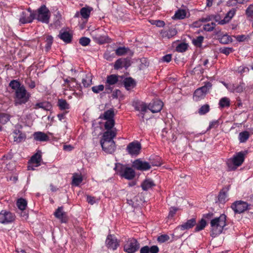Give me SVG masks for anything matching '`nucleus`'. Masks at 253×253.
Wrapping results in <instances>:
<instances>
[{"mask_svg":"<svg viewBox=\"0 0 253 253\" xmlns=\"http://www.w3.org/2000/svg\"><path fill=\"white\" fill-rule=\"evenodd\" d=\"M227 189H223L218 195V200L221 203H224L228 200Z\"/></svg>","mask_w":253,"mask_h":253,"instance_id":"30","label":"nucleus"},{"mask_svg":"<svg viewBox=\"0 0 253 253\" xmlns=\"http://www.w3.org/2000/svg\"><path fill=\"white\" fill-rule=\"evenodd\" d=\"M27 205V201L22 198L18 199L17 202V206L19 210H25Z\"/></svg>","mask_w":253,"mask_h":253,"instance_id":"35","label":"nucleus"},{"mask_svg":"<svg viewBox=\"0 0 253 253\" xmlns=\"http://www.w3.org/2000/svg\"><path fill=\"white\" fill-rule=\"evenodd\" d=\"M130 65L129 60L126 58H120L118 59L115 63L114 68L119 69L123 67L127 68Z\"/></svg>","mask_w":253,"mask_h":253,"instance_id":"18","label":"nucleus"},{"mask_svg":"<svg viewBox=\"0 0 253 253\" xmlns=\"http://www.w3.org/2000/svg\"><path fill=\"white\" fill-rule=\"evenodd\" d=\"M10 116L6 113H0V123L5 124L10 120Z\"/></svg>","mask_w":253,"mask_h":253,"instance_id":"37","label":"nucleus"},{"mask_svg":"<svg viewBox=\"0 0 253 253\" xmlns=\"http://www.w3.org/2000/svg\"><path fill=\"white\" fill-rule=\"evenodd\" d=\"M203 40L204 37L201 36L197 37L196 39H194L192 40V42L195 46L200 47Z\"/></svg>","mask_w":253,"mask_h":253,"instance_id":"43","label":"nucleus"},{"mask_svg":"<svg viewBox=\"0 0 253 253\" xmlns=\"http://www.w3.org/2000/svg\"><path fill=\"white\" fill-rule=\"evenodd\" d=\"M87 201L90 205H93L96 203V199L94 197L87 196Z\"/></svg>","mask_w":253,"mask_h":253,"instance_id":"59","label":"nucleus"},{"mask_svg":"<svg viewBox=\"0 0 253 253\" xmlns=\"http://www.w3.org/2000/svg\"><path fill=\"white\" fill-rule=\"evenodd\" d=\"M210 110V106L208 104L202 106L199 110V113L200 115H204L208 113Z\"/></svg>","mask_w":253,"mask_h":253,"instance_id":"46","label":"nucleus"},{"mask_svg":"<svg viewBox=\"0 0 253 253\" xmlns=\"http://www.w3.org/2000/svg\"><path fill=\"white\" fill-rule=\"evenodd\" d=\"M187 49V44L185 43H181L176 47V51L180 52H184Z\"/></svg>","mask_w":253,"mask_h":253,"instance_id":"47","label":"nucleus"},{"mask_svg":"<svg viewBox=\"0 0 253 253\" xmlns=\"http://www.w3.org/2000/svg\"><path fill=\"white\" fill-rule=\"evenodd\" d=\"M220 107L224 108L229 107L230 106V100L227 97L222 98L219 103Z\"/></svg>","mask_w":253,"mask_h":253,"instance_id":"39","label":"nucleus"},{"mask_svg":"<svg viewBox=\"0 0 253 253\" xmlns=\"http://www.w3.org/2000/svg\"><path fill=\"white\" fill-rule=\"evenodd\" d=\"M250 134L248 131H244L239 133V140L240 142L243 143L246 142L249 138Z\"/></svg>","mask_w":253,"mask_h":253,"instance_id":"38","label":"nucleus"},{"mask_svg":"<svg viewBox=\"0 0 253 253\" xmlns=\"http://www.w3.org/2000/svg\"><path fill=\"white\" fill-rule=\"evenodd\" d=\"M36 14L30 11V13L26 11H23L21 14L19 22L24 24L27 23H31L35 19Z\"/></svg>","mask_w":253,"mask_h":253,"instance_id":"9","label":"nucleus"},{"mask_svg":"<svg viewBox=\"0 0 253 253\" xmlns=\"http://www.w3.org/2000/svg\"><path fill=\"white\" fill-rule=\"evenodd\" d=\"M246 14L250 17H251L253 14V4H250L246 9Z\"/></svg>","mask_w":253,"mask_h":253,"instance_id":"56","label":"nucleus"},{"mask_svg":"<svg viewBox=\"0 0 253 253\" xmlns=\"http://www.w3.org/2000/svg\"><path fill=\"white\" fill-rule=\"evenodd\" d=\"M216 17V16L214 15H207L206 17H202L200 18V21H201L202 22H209L210 21H211L213 19L215 18Z\"/></svg>","mask_w":253,"mask_h":253,"instance_id":"53","label":"nucleus"},{"mask_svg":"<svg viewBox=\"0 0 253 253\" xmlns=\"http://www.w3.org/2000/svg\"><path fill=\"white\" fill-rule=\"evenodd\" d=\"M14 141L17 143H20L25 140L26 136L25 134L22 133L19 130L15 131L13 134Z\"/></svg>","mask_w":253,"mask_h":253,"instance_id":"22","label":"nucleus"},{"mask_svg":"<svg viewBox=\"0 0 253 253\" xmlns=\"http://www.w3.org/2000/svg\"><path fill=\"white\" fill-rule=\"evenodd\" d=\"M91 10V8L83 7L80 10L81 15L83 18L87 19L89 17Z\"/></svg>","mask_w":253,"mask_h":253,"instance_id":"33","label":"nucleus"},{"mask_svg":"<svg viewBox=\"0 0 253 253\" xmlns=\"http://www.w3.org/2000/svg\"><path fill=\"white\" fill-rule=\"evenodd\" d=\"M163 103L159 100L153 101L148 105V109L153 113L160 112L163 107Z\"/></svg>","mask_w":253,"mask_h":253,"instance_id":"13","label":"nucleus"},{"mask_svg":"<svg viewBox=\"0 0 253 253\" xmlns=\"http://www.w3.org/2000/svg\"><path fill=\"white\" fill-rule=\"evenodd\" d=\"M219 125V121L218 120L213 121L210 123L208 129H211L212 128H216Z\"/></svg>","mask_w":253,"mask_h":253,"instance_id":"55","label":"nucleus"},{"mask_svg":"<svg viewBox=\"0 0 253 253\" xmlns=\"http://www.w3.org/2000/svg\"><path fill=\"white\" fill-rule=\"evenodd\" d=\"M83 181L81 176L78 174H74L73 176L72 184L75 186H78Z\"/></svg>","mask_w":253,"mask_h":253,"instance_id":"40","label":"nucleus"},{"mask_svg":"<svg viewBox=\"0 0 253 253\" xmlns=\"http://www.w3.org/2000/svg\"><path fill=\"white\" fill-rule=\"evenodd\" d=\"M149 247L148 246H145L142 247L140 250V253H149Z\"/></svg>","mask_w":253,"mask_h":253,"instance_id":"62","label":"nucleus"},{"mask_svg":"<svg viewBox=\"0 0 253 253\" xmlns=\"http://www.w3.org/2000/svg\"><path fill=\"white\" fill-rule=\"evenodd\" d=\"M39 108H42L44 110L48 111L51 108V105L50 103L47 102H42L36 103L34 109H37Z\"/></svg>","mask_w":253,"mask_h":253,"instance_id":"23","label":"nucleus"},{"mask_svg":"<svg viewBox=\"0 0 253 253\" xmlns=\"http://www.w3.org/2000/svg\"><path fill=\"white\" fill-rule=\"evenodd\" d=\"M219 40L221 43L227 44L231 42V38L227 35H224L220 38Z\"/></svg>","mask_w":253,"mask_h":253,"instance_id":"51","label":"nucleus"},{"mask_svg":"<svg viewBox=\"0 0 253 253\" xmlns=\"http://www.w3.org/2000/svg\"><path fill=\"white\" fill-rule=\"evenodd\" d=\"M234 37L239 42H244L246 39V36L244 35L235 36Z\"/></svg>","mask_w":253,"mask_h":253,"instance_id":"58","label":"nucleus"},{"mask_svg":"<svg viewBox=\"0 0 253 253\" xmlns=\"http://www.w3.org/2000/svg\"><path fill=\"white\" fill-rule=\"evenodd\" d=\"M186 15V12L185 10L179 9L175 13L173 18L176 19H184Z\"/></svg>","mask_w":253,"mask_h":253,"instance_id":"34","label":"nucleus"},{"mask_svg":"<svg viewBox=\"0 0 253 253\" xmlns=\"http://www.w3.org/2000/svg\"><path fill=\"white\" fill-rule=\"evenodd\" d=\"M220 51L221 53H222L223 54H225V55H227L230 53L232 52L233 51V49L232 48L230 47H224V48H221L220 49Z\"/></svg>","mask_w":253,"mask_h":253,"instance_id":"54","label":"nucleus"},{"mask_svg":"<svg viewBox=\"0 0 253 253\" xmlns=\"http://www.w3.org/2000/svg\"><path fill=\"white\" fill-rule=\"evenodd\" d=\"M115 116L114 111L113 109H110L104 112V113L100 116V118L106 120L105 123V128L106 130H112L115 125L114 117Z\"/></svg>","mask_w":253,"mask_h":253,"instance_id":"4","label":"nucleus"},{"mask_svg":"<svg viewBox=\"0 0 253 253\" xmlns=\"http://www.w3.org/2000/svg\"><path fill=\"white\" fill-rule=\"evenodd\" d=\"M119 167H121V171H124V172L121 174V175L125 177L127 179H133L135 175V171L134 170L130 168H124L123 166L121 165H119L117 166L116 168H118Z\"/></svg>","mask_w":253,"mask_h":253,"instance_id":"12","label":"nucleus"},{"mask_svg":"<svg viewBox=\"0 0 253 253\" xmlns=\"http://www.w3.org/2000/svg\"><path fill=\"white\" fill-rule=\"evenodd\" d=\"M211 87V84L208 82L205 85L197 89L194 94V98L195 100L198 101L203 98Z\"/></svg>","mask_w":253,"mask_h":253,"instance_id":"6","label":"nucleus"},{"mask_svg":"<svg viewBox=\"0 0 253 253\" xmlns=\"http://www.w3.org/2000/svg\"><path fill=\"white\" fill-rule=\"evenodd\" d=\"M247 203L242 201H237L231 206L232 209L236 213H240L244 212L248 208Z\"/></svg>","mask_w":253,"mask_h":253,"instance_id":"11","label":"nucleus"},{"mask_svg":"<svg viewBox=\"0 0 253 253\" xmlns=\"http://www.w3.org/2000/svg\"><path fill=\"white\" fill-rule=\"evenodd\" d=\"M54 214L55 216L59 219L62 222L66 223L68 220L66 213L63 211L62 207H59L54 212Z\"/></svg>","mask_w":253,"mask_h":253,"instance_id":"17","label":"nucleus"},{"mask_svg":"<svg viewBox=\"0 0 253 253\" xmlns=\"http://www.w3.org/2000/svg\"><path fill=\"white\" fill-rule=\"evenodd\" d=\"M247 153V151H242L238 153L232 159V163L236 167L241 166L244 161L245 156Z\"/></svg>","mask_w":253,"mask_h":253,"instance_id":"15","label":"nucleus"},{"mask_svg":"<svg viewBox=\"0 0 253 253\" xmlns=\"http://www.w3.org/2000/svg\"><path fill=\"white\" fill-rule=\"evenodd\" d=\"M15 219V215L14 213L2 210L0 212V223L2 224H8L13 222Z\"/></svg>","mask_w":253,"mask_h":253,"instance_id":"8","label":"nucleus"},{"mask_svg":"<svg viewBox=\"0 0 253 253\" xmlns=\"http://www.w3.org/2000/svg\"><path fill=\"white\" fill-rule=\"evenodd\" d=\"M128 49L125 47H120L116 50V54L118 56H122L127 52Z\"/></svg>","mask_w":253,"mask_h":253,"instance_id":"45","label":"nucleus"},{"mask_svg":"<svg viewBox=\"0 0 253 253\" xmlns=\"http://www.w3.org/2000/svg\"><path fill=\"white\" fill-rule=\"evenodd\" d=\"M58 36L61 40L66 43L70 42L72 38V35L69 32L65 31H60Z\"/></svg>","mask_w":253,"mask_h":253,"instance_id":"24","label":"nucleus"},{"mask_svg":"<svg viewBox=\"0 0 253 253\" xmlns=\"http://www.w3.org/2000/svg\"><path fill=\"white\" fill-rule=\"evenodd\" d=\"M45 42H46L45 48H46V50L47 51L50 48L51 45L52 43V42H53L52 37L50 36H47L46 37Z\"/></svg>","mask_w":253,"mask_h":253,"instance_id":"49","label":"nucleus"},{"mask_svg":"<svg viewBox=\"0 0 253 253\" xmlns=\"http://www.w3.org/2000/svg\"><path fill=\"white\" fill-rule=\"evenodd\" d=\"M34 138L36 141H46L49 139L48 136L44 132H36L33 134Z\"/></svg>","mask_w":253,"mask_h":253,"instance_id":"20","label":"nucleus"},{"mask_svg":"<svg viewBox=\"0 0 253 253\" xmlns=\"http://www.w3.org/2000/svg\"><path fill=\"white\" fill-rule=\"evenodd\" d=\"M235 13V9H232L229 11L228 12V13L226 14V16H225L224 18L219 22V24L221 25L224 24L227 22H228L234 16V14Z\"/></svg>","mask_w":253,"mask_h":253,"instance_id":"26","label":"nucleus"},{"mask_svg":"<svg viewBox=\"0 0 253 253\" xmlns=\"http://www.w3.org/2000/svg\"><path fill=\"white\" fill-rule=\"evenodd\" d=\"M106 245L108 249L115 250L119 246V242L116 237L112 235H109L106 240Z\"/></svg>","mask_w":253,"mask_h":253,"instance_id":"14","label":"nucleus"},{"mask_svg":"<svg viewBox=\"0 0 253 253\" xmlns=\"http://www.w3.org/2000/svg\"><path fill=\"white\" fill-rule=\"evenodd\" d=\"M124 83L126 88L129 90L135 86V82L131 78H127L124 80Z\"/></svg>","mask_w":253,"mask_h":253,"instance_id":"27","label":"nucleus"},{"mask_svg":"<svg viewBox=\"0 0 253 253\" xmlns=\"http://www.w3.org/2000/svg\"><path fill=\"white\" fill-rule=\"evenodd\" d=\"M163 38H167L169 39L177 34V31L175 29L171 28L168 30H166L161 33Z\"/></svg>","mask_w":253,"mask_h":253,"instance_id":"28","label":"nucleus"},{"mask_svg":"<svg viewBox=\"0 0 253 253\" xmlns=\"http://www.w3.org/2000/svg\"><path fill=\"white\" fill-rule=\"evenodd\" d=\"M90 42L89 38L86 37H82L80 39L79 42L83 46L87 45Z\"/></svg>","mask_w":253,"mask_h":253,"instance_id":"50","label":"nucleus"},{"mask_svg":"<svg viewBox=\"0 0 253 253\" xmlns=\"http://www.w3.org/2000/svg\"><path fill=\"white\" fill-rule=\"evenodd\" d=\"M117 130H106L104 132L100 143L103 150L106 153L112 154L114 152L116 148L115 143L113 138L116 136Z\"/></svg>","mask_w":253,"mask_h":253,"instance_id":"2","label":"nucleus"},{"mask_svg":"<svg viewBox=\"0 0 253 253\" xmlns=\"http://www.w3.org/2000/svg\"><path fill=\"white\" fill-rule=\"evenodd\" d=\"M136 109L140 112V114L138 116L141 118L143 120L145 118V114L148 109V105L144 103H141L135 107Z\"/></svg>","mask_w":253,"mask_h":253,"instance_id":"19","label":"nucleus"},{"mask_svg":"<svg viewBox=\"0 0 253 253\" xmlns=\"http://www.w3.org/2000/svg\"><path fill=\"white\" fill-rule=\"evenodd\" d=\"M96 42L99 44H103L111 42V39L106 35L100 36L93 38Z\"/></svg>","mask_w":253,"mask_h":253,"instance_id":"29","label":"nucleus"},{"mask_svg":"<svg viewBox=\"0 0 253 253\" xmlns=\"http://www.w3.org/2000/svg\"><path fill=\"white\" fill-rule=\"evenodd\" d=\"M133 166L135 169L140 170H146L151 168V166L148 163L139 160H135L133 162Z\"/></svg>","mask_w":253,"mask_h":253,"instance_id":"16","label":"nucleus"},{"mask_svg":"<svg viewBox=\"0 0 253 253\" xmlns=\"http://www.w3.org/2000/svg\"><path fill=\"white\" fill-rule=\"evenodd\" d=\"M141 148L140 143L137 141L130 143L127 146V151L131 155H137L140 153Z\"/></svg>","mask_w":253,"mask_h":253,"instance_id":"10","label":"nucleus"},{"mask_svg":"<svg viewBox=\"0 0 253 253\" xmlns=\"http://www.w3.org/2000/svg\"><path fill=\"white\" fill-rule=\"evenodd\" d=\"M118 81V76L116 75H111L107 77L106 84L109 85H114Z\"/></svg>","mask_w":253,"mask_h":253,"instance_id":"32","label":"nucleus"},{"mask_svg":"<svg viewBox=\"0 0 253 253\" xmlns=\"http://www.w3.org/2000/svg\"><path fill=\"white\" fill-rule=\"evenodd\" d=\"M57 104L61 110H66L69 108V104L64 99H59Z\"/></svg>","mask_w":253,"mask_h":253,"instance_id":"36","label":"nucleus"},{"mask_svg":"<svg viewBox=\"0 0 253 253\" xmlns=\"http://www.w3.org/2000/svg\"><path fill=\"white\" fill-rule=\"evenodd\" d=\"M150 253H158L159 251V248L157 246H152L149 248Z\"/></svg>","mask_w":253,"mask_h":253,"instance_id":"61","label":"nucleus"},{"mask_svg":"<svg viewBox=\"0 0 253 253\" xmlns=\"http://www.w3.org/2000/svg\"><path fill=\"white\" fill-rule=\"evenodd\" d=\"M155 186L154 182L151 179H146L141 184L143 190L146 191Z\"/></svg>","mask_w":253,"mask_h":253,"instance_id":"31","label":"nucleus"},{"mask_svg":"<svg viewBox=\"0 0 253 253\" xmlns=\"http://www.w3.org/2000/svg\"><path fill=\"white\" fill-rule=\"evenodd\" d=\"M104 89V86L103 84L96 85L91 87L92 91L95 93H98L102 91Z\"/></svg>","mask_w":253,"mask_h":253,"instance_id":"48","label":"nucleus"},{"mask_svg":"<svg viewBox=\"0 0 253 253\" xmlns=\"http://www.w3.org/2000/svg\"><path fill=\"white\" fill-rule=\"evenodd\" d=\"M20 216L23 217L25 219H27L28 216V212L25 210H20Z\"/></svg>","mask_w":253,"mask_h":253,"instance_id":"64","label":"nucleus"},{"mask_svg":"<svg viewBox=\"0 0 253 253\" xmlns=\"http://www.w3.org/2000/svg\"><path fill=\"white\" fill-rule=\"evenodd\" d=\"M153 24L156 25L157 26L159 27H162L165 25V22L161 20H155L152 23Z\"/></svg>","mask_w":253,"mask_h":253,"instance_id":"60","label":"nucleus"},{"mask_svg":"<svg viewBox=\"0 0 253 253\" xmlns=\"http://www.w3.org/2000/svg\"><path fill=\"white\" fill-rule=\"evenodd\" d=\"M169 239V237L166 234L162 235L158 237V241L160 243H164Z\"/></svg>","mask_w":253,"mask_h":253,"instance_id":"52","label":"nucleus"},{"mask_svg":"<svg viewBox=\"0 0 253 253\" xmlns=\"http://www.w3.org/2000/svg\"><path fill=\"white\" fill-rule=\"evenodd\" d=\"M206 224L207 223L206 220L202 218L200 222L196 225V227L195 229V231L197 232L203 230L205 227Z\"/></svg>","mask_w":253,"mask_h":253,"instance_id":"42","label":"nucleus"},{"mask_svg":"<svg viewBox=\"0 0 253 253\" xmlns=\"http://www.w3.org/2000/svg\"><path fill=\"white\" fill-rule=\"evenodd\" d=\"M226 216L224 214L211 220L210 222L211 235L212 237H214L222 233L224 227L226 225Z\"/></svg>","mask_w":253,"mask_h":253,"instance_id":"3","label":"nucleus"},{"mask_svg":"<svg viewBox=\"0 0 253 253\" xmlns=\"http://www.w3.org/2000/svg\"><path fill=\"white\" fill-rule=\"evenodd\" d=\"M177 211V209L176 208L172 207L171 208L169 214L168 215V218H172L174 215L175 214L176 211Z\"/></svg>","mask_w":253,"mask_h":253,"instance_id":"57","label":"nucleus"},{"mask_svg":"<svg viewBox=\"0 0 253 253\" xmlns=\"http://www.w3.org/2000/svg\"><path fill=\"white\" fill-rule=\"evenodd\" d=\"M91 81V75L89 74L86 75L85 78L82 80V83L85 87H88L90 85Z\"/></svg>","mask_w":253,"mask_h":253,"instance_id":"41","label":"nucleus"},{"mask_svg":"<svg viewBox=\"0 0 253 253\" xmlns=\"http://www.w3.org/2000/svg\"><path fill=\"white\" fill-rule=\"evenodd\" d=\"M9 85L15 91L14 97L15 105L25 104L28 101L31 94L26 90L24 85H21L20 83L16 80L11 81Z\"/></svg>","mask_w":253,"mask_h":253,"instance_id":"1","label":"nucleus"},{"mask_svg":"<svg viewBox=\"0 0 253 253\" xmlns=\"http://www.w3.org/2000/svg\"><path fill=\"white\" fill-rule=\"evenodd\" d=\"M33 12L36 14L35 19L43 23H48L49 22L50 12L44 5L40 7L37 12Z\"/></svg>","mask_w":253,"mask_h":253,"instance_id":"5","label":"nucleus"},{"mask_svg":"<svg viewBox=\"0 0 253 253\" xmlns=\"http://www.w3.org/2000/svg\"><path fill=\"white\" fill-rule=\"evenodd\" d=\"M162 60L163 61L166 62H169L171 60V54H167L163 57Z\"/></svg>","mask_w":253,"mask_h":253,"instance_id":"63","label":"nucleus"},{"mask_svg":"<svg viewBox=\"0 0 253 253\" xmlns=\"http://www.w3.org/2000/svg\"><path fill=\"white\" fill-rule=\"evenodd\" d=\"M196 222L195 218H192L188 220L186 223L179 226L178 228L181 230L189 229L196 225Z\"/></svg>","mask_w":253,"mask_h":253,"instance_id":"21","label":"nucleus"},{"mask_svg":"<svg viewBox=\"0 0 253 253\" xmlns=\"http://www.w3.org/2000/svg\"><path fill=\"white\" fill-rule=\"evenodd\" d=\"M42 160V155L41 152H37L31 158V162L33 164H36L35 167H38L40 165V162Z\"/></svg>","mask_w":253,"mask_h":253,"instance_id":"25","label":"nucleus"},{"mask_svg":"<svg viewBox=\"0 0 253 253\" xmlns=\"http://www.w3.org/2000/svg\"><path fill=\"white\" fill-rule=\"evenodd\" d=\"M115 57V53L109 50H107L104 54V58L109 61H112Z\"/></svg>","mask_w":253,"mask_h":253,"instance_id":"44","label":"nucleus"},{"mask_svg":"<svg viewBox=\"0 0 253 253\" xmlns=\"http://www.w3.org/2000/svg\"><path fill=\"white\" fill-rule=\"evenodd\" d=\"M139 248V244L134 238L129 239L124 245V251L127 253H134Z\"/></svg>","mask_w":253,"mask_h":253,"instance_id":"7","label":"nucleus"}]
</instances>
